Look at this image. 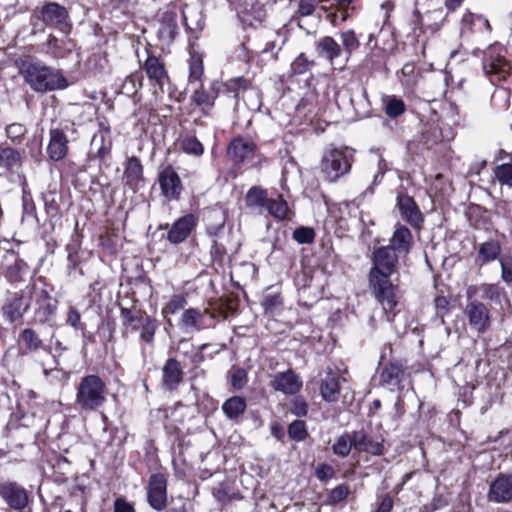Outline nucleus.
Returning <instances> with one entry per match:
<instances>
[{
    "instance_id": "obj_53",
    "label": "nucleus",
    "mask_w": 512,
    "mask_h": 512,
    "mask_svg": "<svg viewBox=\"0 0 512 512\" xmlns=\"http://www.w3.org/2000/svg\"><path fill=\"white\" fill-rule=\"evenodd\" d=\"M314 65L313 61H309L305 54L301 53L291 64V71L293 74H303L307 72L311 66Z\"/></svg>"
},
{
    "instance_id": "obj_24",
    "label": "nucleus",
    "mask_w": 512,
    "mask_h": 512,
    "mask_svg": "<svg viewBox=\"0 0 512 512\" xmlns=\"http://www.w3.org/2000/svg\"><path fill=\"white\" fill-rule=\"evenodd\" d=\"M254 150L255 144L252 141L237 138L230 143L227 153L234 162L241 163L245 159L251 157Z\"/></svg>"
},
{
    "instance_id": "obj_56",
    "label": "nucleus",
    "mask_w": 512,
    "mask_h": 512,
    "mask_svg": "<svg viewBox=\"0 0 512 512\" xmlns=\"http://www.w3.org/2000/svg\"><path fill=\"white\" fill-rule=\"evenodd\" d=\"M27 129L22 123H12L6 127V135L14 142H20L25 136Z\"/></svg>"
},
{
    "instance_id": "obj_38",
    "label": "nucleus",
    "mask_w": 512,
    "mask_h": 512,
    "mask_svg": "<svg viewBox=\"0 0 512 512\" xmlns=\"http://www.w3.org/2000/svg\"><path fill=\"white\" fill-rule=\"evenodd\" d=\"M246 408V402L242 397L234 396L223 404V411L226 416H238L244 412Z\"/></svg>"
},
{
    "instance_id": "obj_34",
    "label": "nucleus",
    "mask_w": 512,
    "mask_h": 512,
    "mask_svg": "<svg viewBox=\"0 0 512 512\" xmlns=\"http://www.w3.org/2000/svg\"><path fill=\"white\" fill-rule=\"evenodd\" d=\"M120 316L123 321V326L130 328L132 331L139 329V325L143 321L144 317L148 315L142 311H132L131 309L121 307Z\"/></svg>"
},
{
    "instance_id": "obj_1",
    "label": "nucleus",
    "mask_w": 512,
    "mask_h": 512,
    "mask_svg": "<svg viewBox=\"0 0 512 512\" xmlns=\"http://www.w3.org/2000/svg\"><path fill=\"white\" fill-rule=\"evenodd\" d=\"M401 258L398 253L386 246L375 248L371 257L369 287L381 304L388 321H393L399 305L400 292L398 285L391 280V276L398 272Z\"/></svg>"
},
{
    "instance_id": "obj_9",
    "label": "nucleus",
    "mask_w": 512,
    "mask_h": 512,
    "mask_svg": "<svg viewBox=\"0 0 512 512\" xmlns=\"http://www.w3.org/2000/svg\"><path fill=\"white\" fill-rule=\"evenodd\" d=\"M217 313L209 308H188L180 317L179 326L186 330L201 331L215 327Z\"/></svg>"
},
{
    "instance_id": "obj_49",
    "label": "nucleus",
    "mask_w": 512,
    "mask_h": 512,
    "mask_svg": "<svg viewBox=\"0 0 512 512\" xmlns=\"http://www.w3.org/2000/svg\"><path fill=\"white\" fill-rule=\"evenodd\" d=\"M501 266V279L507 285L512 284V256L503 255L499 258Z\"/></svg>"
},
{
    "instance_id": "obj_18",
    "label": "nucleus",
    "mask_w": 512,
    "mask_h": 512,
    "mask_svg": "<svg viewBox=\"0 0 512 512\" xmlns=\"http://www.w3.org/2000/svg\"><path fill=\"white\" fill-rule=\"evenodd\" d=\"M488 499L496 503L512 501V475H500L490 485Z\"/></svg>"
},
{
    "instance_id": "obj_5",
    "label": "nucleus",
    "mask_w": 512,
    "mask_h": 512,
    "mask_svg": "<svg viewBox=\"0 0 512 512\" xmlns=\"http://www.w3.org/2000/svg\"><path fill=\"white\" fill-rule=\"evenodd\" d=\"M32 20L44 26L68 33L71 29L68 9L53 1H43L32 11Z\"/></svg>"
},
{
    "instance_id": "obj_15",
    "label": "nucleus",
    "mask_w": 512,
    "mask_h": 512,
    "mask_svg": "<svg viewBox=\"0 0 512 512\" xmlns=\"http://www.w3.org/2000/svg\"><path fill=\"white\" fill-rule=\"evenodd\" d=\"M397 207L401 216L414 228L419 229L423 223V215L412 197L403 191L397 193Z\"/></svg>"
},
{
    "instance_id": "obj_52",
    "label": "nucleus",
    "mask_w": 512,
    "mask_h": 512,
    "mask_svg": "<svg viewBox=\"0 0 512 512\" xmlns=\"http://www.w3.org/2000/svg\"><path fill=\"white\" fill-rule=\"evenodd\" d=\"M315 232L310 227H299L293 232V239L300 244H310L314 241Z\"/></svg>"
},
{
    "instance_id": "obj_46",
    "label": "nucleus",
    "mask_w": 512,
    "mask_h": 512,
    "mask_svg": "<svg viewBox=\"0 0 512 512\" xmlns=\"http://www.w3.org/2000/svg\"><path fill=\"white\" fill-rule=\"evenodd\" d=\"M142 85V77L138 74H130L122 84V92L128 96L134 95Z\"/></svg>"
},
{
    "instance_id": "obj_61",
    "label": "nucleus",
    "mask_w": 512,
    "mask_h": 512,
    "mask_svg": "<svg viewBox=\"0 0 512 512\" xmlns=\"http://www.w3.org/2000/svg\"><path fill=\"white\" fill-rule=\"evenodd\" d=\"M291 412L296 416H306L308 413V405L306 401L301 397L295 398L292 402Z\"/></svg>"
},
{
    "instance_id": "obj_19",
    "label": "nucleus",
    "mask_w": 512,
    "mask_h": 512,
    "mask_svg": "<svg viewBox=\"0 0 512 512\" xmlns=\"http://www.w3.org/2000/svg\"><path fill=\"white\" fill-rule=\"evenodd\" d=\"M413 236L411 231L404 225H398L390 239L387 248L393 249L401 257H406L412 248Z\"/></svg>"
},
{
    "instance_id": "obj_16",
    "label": "nucleus",
    "mask_w": 512,
    "mask_h": 512,
    "mask_svg": "<svg viewBox=\"0 0 512 512\" xmlns=\"http://www.w3.org/2000/svg\"><path fill=\"white\" fill-rule=\"evenodd\" d=\"M345 379L341 378L339 373L332 368L328 367L320 379V395L323 400L327 402H335L340 394V381Z\"/></svg>"
},
{
    "instance_id": "obj_47",
    "label": "nucleus",
    "mask_w": 512,
    "mask_h": 512,
    "mask_svg": "<svg viewBox=\"0 0 512 512\" xmlns=\"http://www.w3.org/2000/svg\"><path fill=\"white\" fill-rule=\"evenodd\" d=\"M479 290L482 293L484 299L490 301H498L500 299L502 289L498 284H482L476 291Z\"/></svg>"
},
{
    "instance_id": "obj_32",
    "label": "nucleus",
    "mask_w": 512,
    "mask_h": 512,
    "mask_svg": "<svg viewBox=\"0 0 512 512\" xmlns=\"http://www.w3.org/2000/svg\"><path fill=\"white\" fill-rule=\"evenodd\" d=\"M501 253V246L497 241L491 240L482 243L478 250V261L481 265L494 261Z\"/></svg>"
},
{
    "instance_id": "obj_50",
    "label": "nucleus",
    "mask_w": 512,
    "mask_h": 512,
    "mask_svg": "<svg viewBox=\"0 0 512 512\" xmlns=\"http://www.w3.org/2000/svg\"><path fill=\"white\" fill-rule=\"evenodd\" d=\"M203 75V62L198 56H192L189 63L190 82L200 81Z\"/></svg>"
},
{
    "instance_id": "obj_20",
    "label": "nucleus",
    "mask_w": 512,
    "mask_h": 512,
    "mask_svg": "<svg viewBox=\"0 0 512 512\" xmlns=\"http://www.w3.org/2000/svg\"><path fill=\"white\" fill-rule=\"evenodd\" d=\"M47 152L50 159L53 161H60L67 155L68 140L62 130L56 128L50 131V141Z\"/></svg>"
},
{
    "instance_id": "obj_41",
    "label": "nucleus",
    "mask_w": 512,
    "mask_h": 512,
    "mask_svg": "<svg viewBox=\"0 0 512 512\" xmlns=\"http://www.w3.org/2000/svg\"><path fill=\"white\" fill-rule=\"evenodd\" d=\"M181 149L190 155L201 156L204 152L202 143L194 136H186L180 142Z\"/></svg>"
},
{
    "instance_id": "obj_22",
    "label": "nucleus",
    "mask_w": 512,
    "mask_h": 512,
    "mask_svg": "<svg viewBox=\"0 0 512 512\" xmlns=\"http://www.w3.org/2000/svg\"><path fill=\"white\" fill-rule=\"evenodd\" d=\"M183 379V371L180 363L169 358L162 369V385L167 390L175 389Z\"/></svg>"
},
{
    "instance_id": "obj_63",
    "label": "nucleus",
    "mask_w": 512,
    "mask_h": 512,
    "mask_svg": "<svg viewBox=\"0 0 512 512\" xmlns=\"http://www.w3.org/2000/svg\"><path fill=\"white\" fill-rule=\"evenodd\" d=\"M435 309L437 312V315L440 317H444L445 314L448 312L449 307V300L444 296H438L434 300Z\"/></svg>"
},
{
    "instance_id": "obj_4",
    "label": "nucleus",
    "mask_w": 512,
    "mask_h": 512,
    "mask_svg": "<svg viewBox=\"0 0 512 512\" xmlns=\"http://www.w3.org/2000/svg\"><path fill=\"white\" fill-rule=\"evenodd\" d=\"M353 161V153L348 148L330 146L323 152L320 170L327 181L335 182L350 172Z\"/></svg>"
},
{
    "instance_id": "obj_55",
    "label": "nucleus",
    "mask_w": 512,
    "mask_h": 512,
    "mask_svg": "<svg viewBox=\"0 0 512 512\" xmlns=\"http://www.w3.org/2000/svg\"><path fill=\"white\" fill-rule=\"evenodd\" d=\"M45 45L47 47L46 52L54 58L64 57L65 51L62 49L61 41L55 36L49 35Z\"/></svg>"
},
{
    "instance_id": "obj_6",
    "label": "nucleus",
    "mask_w": 512,
    "mask_h": 512,
    "mask_svg": "<svg viewBox=\"0 0 512 512\" xmlns=\"http://www.w3.org/2000/svg\"><path fill=\"white\" fill-rule=\"evenodd\" d=\"M475 293V286L467 289V303L464 308V315L473 330L479 334H484L490 329L491 313L483 302L473 298Z\"/></svg>"
},
{
    "instance_id": "obj_62",
    "label": "nucleus",
    "mask_w": 512,
    "mask_h": 512,
    "mask_svg": "<svg viewBox=\"0 0 512 512\" xmlns=\"http://www.w3.org/2000/svg\"><path fill=\"white\" fill-rule=\"evenodd\" d=\"M350 435L352 436V446L359 451H363V447L366 446L369 440L367 435L363 431H355Z\"/></svg>"
},
{
    "instance_id": "obj_31",
    "label": "nucleus",
    "mask_w": 512,
    "mask_h": 512,
    "mask_svg": "<svg viewBox=\"0 0 512 512\" xmlns=\"http://www.w3.org/2000/svg\"><path fill=\"white\" fill-rule=\"evenodd\" d=\"M265 210L277 220H285L290 212L288 203L282 195H277L276 198H269Z\"/></svg>"
},
{
    "instance_id": "obj_7",
    "label": "nucleus",
    "mask_w": 512,
    "mask_h": 512,
    "mask_svg": "<svg viewBox=\"0 0 512 512\" xmlns=\"http://www.w3.org/2000/svg\"><path fill=\"white\" fill-rule=\"evenodd\" d=\"M77 403L85 409H95L105 401V383L97 375L85 376L77 390Z\"/></svg>"
},
{
    "instance_id": "obj_35",
    "label": "nucleus",
    "mask_w": 512,
    "mask_h": 512,
    "mask_svg": "<svg viewBox=\"0 0 512 512\" xmlns=\"http://www.w3.org/2000/svg\"><path fill=\"white\" fill-rule=\"evenodd\" d=\"M157 328L158 323L156 319L150 317L149 315L147 317H144L138 329L140 330L141 341L152 346L154 343V336Z\"/></svg>"
},
{
    "instance_id": "obj_11",
    "label": "nucleus",
    "mask_w": 512,
    "mask_h": 512,
    "mask_svg": "<svg viewBox=\"0 0 512 512\" xmlns=\"http://www.w3.org/2000/svg\"><path fill=\"white\" fill-rule=\"evenodd\" d=\"M161 194L169 201L178 200L183 191L182 181L171 165L161 166L158 171Z\"/></svg>"
},
{
    "instance_id": "obj_45",
    "label": "nucleus",
    "mask_w": 512,
    "mask_h": 512,
    "mask_svg": "<svg viewBox=\"0 0 512 512\" xmlns=\"http://www.w3.org/2000/svg\"><path fill=\"white\" fill-rule=\"evenodd\" d=\"M103 134L95 135L91 141V151L98 158L103 159L110 151V143L105 145Z\"/></svg>"
},
{
    "instance_id": "obj_17",
    "label": "nucleus",
    "mask_w": 512,
    "mask_h": 512,
    "mask_svg": "<svg viewBox=\"0 0 512 512\" xmlns=\"http://www.w3.org/2000/svg\"><path fill=\"white\" fill-rule=\"evenodd\" d=\"M122 181L134 193L144 187L145 179L143 175V166L136 156L127 159L124 167Z\"/></svg>"
},
{
    "instance_id": "obj_54",
    "label": "nucleus",
    "mask_w": 512,
    "mask_h": 512,
    "mask_svg": "<svg viewBox=\"0 0 512 512\" xmlns=\"http://www.w3.org/2000/svg\"><path fill=\"white\" fill-rule=\"evenodd\" d=\"M43 201L46 212L51 216H56L59 211V204L56 198V194L51 190H47L43 193Z\"/></svg>"
},
{
    "instance_id": "obj_10",
    "label": "nucleus",
    "mask_w": 512,
    "mask_h": 512,
    "mask_svg": "<svg viewBox=\"0 0 512 512\" xmlns=\"http://www.w3.org/2000/svg\"><path fill=\"white\" fill-rule=\"evenodd\" d=\"M28 269L27 264L11 249H0V270L11 283L23 280Z\"/></svg>"
},
{
    "instance_id": "obj_8",
    "label": "nucleus",
    "mask_w": 512,
    "mask_h": 512,
    "mask_svg": "<svg viewBox=\"0 0 512 512\" xmlns=\"http://www.w3.org/2000/svg\"><path fill=\"white\" fill-rule=\"evenodd\" d=\"M499 45L490 46L484 53L483 69L492 84L505 81L511 75V65Z\"/></svg>"
},
{
    "instance_id": "obj_42",
    "label": "nucleus",
    "mask_w": 512,
    "mask_h": 512,
    "mask_svg": "<svg viewBox=\"0 0 512 512\" xmlns=\"http://www.w3.org/2000/svg\"><path fill=\"white\" fill-rule=\"evenodd\" d=\"M215 98L216 96L214 94L205 91L202 85H200V87L194 91L192 101L197 106H201L203 110H206L214 105Z\"/></svg>"
},
{
    "instance_id": "obj_29",
    "label": "nucleus",
    "mask_w": 512,
    "mask_h": 512,
    "mask_svg": "<svg viewBox=\"0 0 512 512\" xmlns=\"http://www.w3.org/2000/svg\"><path fill=\"white\" fill-rule=\"evenodd\" d=\"M18 343L25 348V353H34L39 350H47L44 341L39 334L32 328H25L20 331Z\"/></svg>"
},
{
    "instance_id": "obj_33",
    "label": "nucleus",
    "mask_w": 512,
    "mask_h": 512,
    "mask_svg": "<svg viewBox=\"0 0 512 512\" xmlns=\"http://www.w3.org/2000/svg\"><path fill=\"white\" fill-rule=\"evenodd\" d=\"M207 230L210 234H217L225 225L226 212L222 209H211L205 216Z\"/></svg>"
},
{
    "instance_id": "obj_37",
    "label": "nucleus",
    "mask_w": 512,
    "mask_h": 512,
    "mask_svg": "<svg viewBox=\"0 0 512 512\" xmlns=\"http://www.w3.org/2000/svg\"><path fill=\"white\" fill-rule=\"evenodd\" d=\"M384 104V111L390 118H397L406 110L403 100L396 96H387L384 100Z\"/></svg>"
},
{
    "instance_id": "obj_13",
    "label": "nucleus",
    "mask_w": 512,
    "mask_h": 512,
    "mask_svg": "<svg viewBox=\"0 0 512 512\" xmlns=\"http://www.w3.org/2000/svg\"><path fill=\"white\" fill-rule=\"evenodd\" d=\"M147 498L149 505L162 511L167 504V481L163 474H153L149 479Z\"/></svg>"
},
{
    "instance_id": "obj_64",
    "label": "nucleus",
    "mask_w": 512,
    "mask_h": 512,
    "mask_svg": "<svg viewBox=\"0 0 512 512\" xmlns=\"http://www.w3.org/2000/svg\"><path fill=\"white\" fill-rule=\"evenodd\" d=\"M114 512H135L133 506L122 498L114 502Z\"/></svg>"
},
{
    "instance_id": "obj_60",
    "label": "nucleus",
    "mask_w": 512,
    "mask_h": 512,
    "mask_svg": "<svg viewBox=\"0 0 512 512\" xmlns=\"http://www.w3.org/2000/svg\"><path fill=\"white\" fill-rule=\"evenodd\" d=\"M67 323L77 330H84V325L81 323V315L75 307H70Z\"/></svg>"
},
{
    "instance_id": "obj_44",
    "label": "nucleus",
    "mask_w": 512,
    "mask_h": 512,
    "mask_svg": "<svg viewBox=\"0 0 512 512\" xmlns=\"http://www.w3.org/2000/svg\"><path fill=\"white\" fill-rule=\"evenodd\" d=\"M352 447V436L349 433H345L336 439L332 446V450L334 454L346 457L349 455Z\"/></svg>"
},
{
    "instance_id": "obj_2",
    "label": "nucleus",
    "mask_w": 512,
    "mask_h": 512,
    "mask_svg": "<svg viewBox=\"0 0 512 512\" xmlns=\"http://www.w3.org/2000/svg\"><path fill=\"white\" fill-rule=\"evenodd\" d=\"M33 300L39 305V310L45 318L53 314L55 307L51 304L46 283L39 277L31 280L24 289L11 295L1 308L3 316L11 323L20 320L29 310Z\"/></svg>"
},
{
    "instance_id": "obj_28",
    "label": "nucleus",
    "mask_w": 512,
    "mask_h": 512,
    "mask_svg": "<svg viewBox=\"0 0 512 512\" xmlns=\"http://www.w3.org/2000/svg\"><path fill=\"white\" fill-rule=\"evenodd\" d=\"M404 376V369L396 362L388 363L380 372V383L391 389L398 387Z\"/></svg>"
},
{
    "instance_id": "obj_25",
    "label": "nucleus",
    "mask_w": 512,
    "mask_h": 512,
    "mask_svg": "<svg viewBox=\"0 0 512 512\" xmlns=\"http://www.w3.org/2000/svg\"><path fill=\"white\" fill-rule=\"evenodd\" d=\"M144 69L153 85L162 89L168 76L160 60L155 56H149L145 61Z\"/></svg>"
},
{
    "instance_id": "obj_23",
    "label": "nucleus",
    "mask_w": 512,
    "mask_h": 512,
    "mask_svg": "<svg viewBox=\"0 0 512 512\" xmlns=\"http://www.w3.org/2000/svg\"><path fill=\"white\" fill-rule=\"evenodd\" d=\"M268 192L260 186H252L245 195L246 207L256 213L263 214L268 203Z\"/></svg>"
},
{
    "instance_id": "obj_26",
    "label": "nucleus",
    "mask_w": 512,
    "mask_h": 512,
    "mask_svg": "<svg viewBox=\"0 0 512 512\" xmlns=\"http://www.w3.org/2000/svg\"><path fill=\"white\" fill-rule=\"evenodd\" d=\"M229 87L236 89V97L242 98L250 109L256 110L260 107L258 93L253 89H247V81L243 78L232 80Z\"/></svg>"
},
{
    "instance_id": "obj_39",
    "label": "nucleus",
    "mask_w": 512,
    "mask_h": 512,
    "mask_svg": "<svg viewBox=\"0 0 512 512\" xmlns=\"http://www.w3.org/2000/svg\"><path fill=\"white\" fill-rule=\"evenodd\" d=\"M494 176L501 185L512 187V162H505L494 168Z\"/></svg>"
},
{
    "instance_id": "obj_30",
    "label": "nucleus",
    "mask_w": 512,
    "mask_h": 512,
    "mask_svg": "<svg viewBox=\"0 0 512 512\" xmlns=\"http://www.w3.org/2000/svg\"><path fill=\"white\" fill-rule=\"evenodd\" d=\"M442 13L441 11H431L425 14L424 17L420 15V13L416 10L413 14L414 17V27L413 32L416 33L417 30L420 31H426L430 30L432 33L438 31L440 29V25L438 23L430 24L425 20H431V19H439L441 18Z\"/></svg>"
},
{
    "instance_id": "obj_12",
    "label": "nucleus",
    "mask_w": 512,
    "mask_h": 512,
    "mask_svg": "<svg viewBox=\"0 0 512 512\" xmlns=\"http://www.w3.org/2000/svg\"><path fill=\"white\" fill-rule=\"evenodd\" d=\"M0 496L5 503L16 511H23L29 503L28 492L16 482L0 484Z\"/></svg>"
},
{
    "instance_id": "obj_27",
    "label": "nucleus",
    "mask_w": 512,
    "mask_h": 512,
    "mask_svg": "<svg viewBox=\"0 0 512 512\" xmlns=\"http://www.w3.org/2000/svg\"><path fill=\"white\" fill-rule=\"evenodd\" d=\"M342 48L331 36H324L316 42V52L319 56L333 64L334 60L341 56Z\"/></svg>"
},
{
    "instance_id": "obj_14",
    "label": "nucleus",
    "mask_w": 512,
    "mask_h": 512,
    "mask_svg": "<svg viewBox=\"0 0 512 512\" xmlns=\"http://www.w3.org/2000/svg\"><path fill=\"white\" fill-rule=\"evenodd\" d=\"M198 219L194 214H186L177 219L169 228L167 239L172 244L184 242L196 228Z\"/></svg>"
},
{
    "instance_id": "obj_57",
    "label": "nucleus",
    "mask_w": 512,
    "mask_h": 512,
    "mask_svg": "<svg viewBox=\"0 0 512 512\" xmlns=\"http://www.w3.org/2000/svg\"><path fill=\"white\" fill-rule=\"evenodd\" d=\"M281 304L282 300L279 294H267L262 301L266 313H273Z\"/></svg>"
},
{
    "instance_id": "obj_48",
    "label": "nucleus",
    "mask_w": 512,
    "mask_h": 512,
    "mask_svg": "<svg viewBox=\"0 0 512 512\" xmlns=\"http://www.w3.org/2000/svg\"><path fill=\"white\" fill-rule=\"evenodd\" d=\"M231 385L235 389H242L247 383V372L243 368L233 367L229 372Z\"/></svg>"
},
{
    "instance_id": "obj_58",
    "label": "nucleus",
    "mask_w": 512,
    "mask_h": 512,
    "mask_svg": "<svg viewBox=\"0 0 512 512\" xmlns=\"http://www.w3.org/2000/svg\"><path fill=\"white\" fill-rule=\"evenodd\" d=\"M350 12L351 11L348 9H341L340 7L336 6L334 11H331L327 14V18L332 25L337 26L347 20V18L350 16Z\"/></svg>"
},
{
    "instance_id": "obj_59",
    "label": "nucleus",
    "mask_w": 512,
    "mask_h": 512,
    "mask_svg": "<svg viewBox=\"0 0 512 512\" xmlns=\"http://www.w3.org/2000/svg\"><path fill=\"white\" fill-rule=\"evenodd\" d=\"M349 494V489L346 485H339L335 487L329 494V501L336 504L344 500Z\"/></svg>"
},
{
    "instance_id": "obj_3",
    "label": "nucleus",
    "mask_w": 512,
    "mask_h": 512,
    "mask_svg": "<svg viewBox=\"0 0 512 512\" xmlns=\"http://www.w3.org/2000/svg\"><path fill=\"white\" fill-rule=\"evenodd\" d=\"M22 74L25 82L35 92L43 93L64 89L68 86L67 79L59 70L38 62L25 63Z\"/></svg>"
},
{
    "instance_id": "obj_51",
    "label": "nucleus",
    "mask_w": 512,
    "mask_h": 512,
    "mask_svg": "<svg viewBox=\"0 0 512 512\" xmlns=\"http://www.w3.org/2000/svg\"><path fill=\"white\" fill-rule=\"evenodd\" d=\"M289 436L296 441H302L307 436V430L305 423L302 420H295L289 425L288 428Z\"/></svg>"
},
{
    "instance_id": "obj_21",
    "label": "nucleus",
    "mask_w": 512,
    "mask_h": 512,
    "mask_svg": "<svg viewBox=\"0 0 512 512\" xmlns=\"http://www.w3.org/2000/svg\"><path fill=\"white\" fill-rule=\"evenodd\" d=\"M271 384L275 390L285 394H295L302 386L299 377L291 370L277 373Z\"/></svg>"
},
{
    "instance_id": "obj_43",
    "label": "nucleus",
    "mask_w": 512,
    "mask_h": 512,
    "mask_svg": "<svg viewBox=\"0 0 512 512\" xmlns=\"http://www.w3.org/2000/svg\"><path fill=\"white\" fill-rule=\"evenodd\" d=\"M187 304L186 297L182 294L173 295L169 302L162 308V315L166 318L184 309Z\"/></svg>"
},
{
    "instance_id": "obj_36",
    "label": "nucleus",
    "mask_w": 512,
    "mask_h": 512,
    "mask_svg": "<svg viewBox=\"0 0 512 512\" xmlns=\"http://www.w3.org/2000/svg\"><path fill=\"white\" fill-rule=\"evenodd\" d=\"M20 161V154L13 148L0 144V168L11 169Z\"/></svg>"
},
{
    "instance_id": "obj_40",
    "label": "nucleus",
    "mask_w": 512,
    "mask_h": 512,
    "mask_svg": "<svg viewBox=\"0 0 512 512\" xmlns=\"http://www.w3.org/2000/svg\"><path fill=\"white\" fill-rule=\"evenodd\" d=\"M340 40L342 42L345 53L349 56L357 50L360 46V42L353 30H346L340 33Z\"/></svg>"
}]
</instances>
